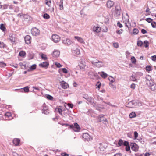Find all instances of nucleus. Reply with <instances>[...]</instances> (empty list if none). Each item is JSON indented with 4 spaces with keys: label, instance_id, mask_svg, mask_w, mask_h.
I'll return each mask as SVG.
<instances>
[{
    "label": "nucleus",
    "instance_id": "nucleus-1",
    "mask_svg": "<svg viewBox=\"0 0 156 156\" xmlns=\"http://www.w3.org/2000/svg\"><path fill=\"white\" fill-rule=\"evenodd\" d=\"M91 62L92 64L97 67L100 68L104 66V64L102 62L97 59L91 61Z\"/></svg>",
    "mask_w": 156,
    "mask_h": 156
},
{
    "label": "nucleus",
    "instance_id": "nucleus-2",
    "mask_svg": "<svg viewBox=\"0 0 156 156\" xmlns=\"http://www.w3.org/2000/svg\"><path fill=\"white\" fill-rule=\"evenodd\" d=\"M120 7L119 5L115 6L114 15L116 19H118L120 15Z\"/></svg>",
    "mask_w": 156,
    "mask_h": 156
},
{
    "label": "nucleus",
    "instance_id": "nucleus-3",
    "mask_svg": "<svg viewBox=\"0 0 156 156\" xmlns=\"http://www.w3.org/2000/svg\"><path fill=\"white\" fill-rule=\"evenodd\" d=\"M70 128L72 129L75 132H79L80 129V128L79 125L77 123H75L74 125H70Z\"/></svg>",
    "mask_w": 156,
    "mask_h": 156
},
{
    "label": "nucleus",
    "instance_id": "nucleus-4",
    "mask_svg": "<svg viewBox=\"0 0 156 156\" xmlns=\"http://www.w3.org/2000/svg\"><path fill=\"white\" fill-rule=\"evenodd\" d=\"M31 32L33 36H37L39 35L40 31L37 28L34 27L31 29Z\"/></svg>",
    "mask_w": 156,
    "mask_h": 156
},
{
    "label": "nucleus",
    "instance_id": "nucleus-5",
    "mask_svg": "<svg viewBox=\"0 0 156 156\" xmlns=\"http://www.w3.org/2000/svg\"><path fill=\"white\" fill-rule=\"evenodd\" d=\"M137 105V103L134 101H132L129 102L126 106L129 108H133Z\"/></svg>",
    "mask_w": 156,
    "mask_h": 156
},
{
    "label": "nucleus",
    "instance_id": "nucleus-6",
    "mask_svg": "<svg viewBox=\"0 0 156 156\" xmlns=\"http://www.w3.org/2000/svg\"><path fill=\"white\" fill-rule=\"evenodd\" d=\"M130 145L132 150L135 152H137L138 151L139 147L136 143L132 142L130 143Z\"/></svg>",
    "mask_w": 156,
    "mask_h": 156
},
{
    "label": "nucleus",
    "instance_id": "nucleus-7",
    "mask_svg": "<svg viewBox=\"0 0 156 156\" xmlns=\"http://www.w3.org/2000/svg\"><path fill=\"white\" fill-rule=\"evenodd\" d=\"M83 98L87 100L90 103H92L93 102L92 101V98L91 97L89 96L87 94H83Z\"/></svg>",
    "mask_w": 156,
    "mask_h": 156
},
{
    "label": "nucleus",
    "instance_id": "nucleus-8",
    "mask_svg": "<svg viewBox=\"0 0 156 156\" xmlns=\"http://www.w3.org/2000/svg\"><path fill=\"white\" fill-rule=\"evenodd\" d=\"M52 41L55 43H57L59 42L60 38V37L57 34H53L52 36Z\"/></svg>",
    "mask_w": 156,
    "mask_h": 156
},
{
    "label": "nucleus",
    "instance_id": "nucleus-9",
    "mask_svg": "<svg viewBox=\"0 0 156 156\" xmlns=\"http://www.w3.org/2000/svg\"><path fill=\"white\" fill-rule=\"evenodd\" d=\"M82 137L85 141H89L91 139V136L87 133H84L82 136Z\"/></svg>",
    "mask_w": 156,
    "mask_h": 156
},
{
    "label": "nucleus",
    "instance_id": "nucleus-10",
    "mask_svg": "<svg viewBox=\"0 0 156 156\" xmlns=\"http://www.w3.org/2000/svg\"><path fill=\"white\" fill-rule=\"evenodd\" d=\"M9 39L12 43H14L16 41V35L13 34H10L9 35Z\"/></svg>",
    "mask_w": 156,
    "mask_h": 156
},
{
    "label": "nucleus",
    "instance_id": "nucleus-11",
    "mask_svg": "<svg viewBox=\"0 0 156 156\" xmlns=\"http://www.w3.org/2000/svg\"><path fill=\"white\" fill-rule=\"evenodd\" d=\"M49 65L48 62L46 61L39 64V66L40 67L47 69Z\"/></svg>",
    "mask_w": 156,
    "mask_h": 156
},
{
    "label": "nucleus",
    "instance_id": "nucleus-12",
    "mask_svg": "<svg viewBox=\"0 0 156 156\" xmlns=\"http://www.w3.org/2000/svg\"><path fill=\"white\" fill-rule=\"evenodd\" d=\"M145 78L146 79L147 81L146 82V83L148 85H149V84H151V83L153 82L152 80L151 76L149 75H147L145 77Z\"/></svg>",
    "mask_w": 156,
    "mask_h": 156
},
{
    "label": "nucleus",
    "instance_id": "nucleus-13",
    "mask_svg": "<svg viewBox=\"0 0 156 156\" xmlns=\"http://www.w3.org/2000/svg\"><path fill=\"white\" fill-rule=\"evenodd\" d=\"M24 40L26 43L29 44L31 43V37L29 35H27L25 37Z\"/></svg>",
    "mask_w": 156,
    "mask_h": 156
},
{
    "label": "nucleus",
    "instance_id": "nucleus-14",
    "mask_svg": "<svg viewBox=\"0 0 156 156\" xmlns=\"http://www.w3.org/2000/svg\"><path fill=\"white\" fill-rule=\"evenodd\" d=\"M93 30L95 33H98L101 30V28L98 26H94L93 27Z\"/></svg>",
    "mask_w": 156,
    "mask_h": 156
},
{
    "label": "nucleus",
    "instance_id": "nucleus-15",
    "mask_svg": "<svg viewBox=\"0 0 156 156\" xmlns=\"http://www.w3.org/2000/svg\"><path fill=\"white\" fill-rule=\"evenodd\" d=\"M114 4V2L111 0H108L107 2V7L108 8H111L113 6Z\"/></svg>",
    "mask_w": 156,
    "mask_h": 156
},
{
    "label": "nucleus",
    "instance_id": "nucleus-16",
    "mask_svg": "<svg viewBox=\"0 0 156 156\" xmlns=\"http://www.w3.org/2000/svg\"><path fill=\"white\" fill-rule=\"evenodd\" d=\"M62 43L64 44L70 45L72 43V41L69 39L65 38L63 40Z\"/></svg>",
    "mask_w": 156,
    "mask_h": 156
},
{
    "label": "nucleus",
    "instance_id": "nucleus-17",
    "mask_svg": "<svg viewBox=\"0 0 156 156\" xmlns=\"http://www.w3.org/2000/svg\"><path fill=\"white\" fill-rule=\"evenodd\" d=\"M61 87L64 89H67L69 87L68 84L63 81H62L61 83Z\"/></svg>",
    "mask_w": 156,
    "mask_h": 156
},
{
    "label": "nucleus",
    "instance_id": "nucleus-18",
    "mask_svg": "<svg viewBox=\"0 0 156 156\" xmlns=\"http://www.w3.org/2000/svg\"><path fill=\"white\" fill-rule=\"evenodd\" d=\"M60 55V52L56 50H54L52 54V56L54 57H57Z\"/></svg>",
    "mask_w": 156,
    "mask_h": 156
},
{
    "label": "nucleus",
    "instance_id": "nucleus-19",
    "mask_svg": "<svg viewBox=\"0 0 156 156\" xmlns=\"http://www.w3.org/2000/svg\"><path fill=\"white\" fill-rule=\"evenodd\" d=\"M151 84H149L151 86V89L152 91H154L156 89V84L153 82L151 83Z\"/></svg>",
    "mask_w": 156,
    "mask_h": 156
},
{
    "label": "nucleus",
    "instance_id": "nucleus-20",
    "mask_svg": "<svg viewBox=\"0 0 156 156\" xmlns=\"http://www.w3.org/2000/svg\"><path fill=\"white\" fill-rule=\"evenodd\" d=\"M104 115H99V122H106L107 119L106 118L104 117Z\"/></svg>",
    "mask_w": 156,
    "mask_h": 156
},
{
    "label": "nucleus",
    "instance_id": "nucleus-21",
    "mask_svg": "<svg viewBox=\"0 0 156 156\" xmlns=\"http://www.w3.org/2000/svg\"><path fill=\"white\" fill-rule=\"evenodd\" d=\"M79 67L81 69H84L86 66V64L85 62H81L78 65Z\"/></svg>",
    "mask_w": 156,
    "mask_h": 156
},
{
    "label": "nucleus",
    "instance_id": "nucleus-22",
    "mask_svg": "<svg viewBox=\"0 0 156 156\" xmlns=\"http://www.w3.org/2000/svg\"><path fill=\"white\" fill-rule=\"evenodd\" d=\"M20 142V140L18 138H15L13 140V144L16 146H17L19 145Z\"/></svg>",
    "mask_w": 156,
    "mask_h": 156
},
{
    "label": "nucleus",
    "instance_id": "nucleus-23",
    "mask_svg": "<svg viewBox=\"0 0 156 156\" xmlns=\"http://www.w3.org/2000/svg\"><path fill=\"white\" fill-rule=\"evenodd\" d=\"M63 0H60L59 4V9L60 10H62L63 9L64 7L63 5Z\"/></svg>",
    "mask_w": 156,
    "mask_h": 156
},
{
    "label": "nucleus",
    "instance_id": "nucleus-24",
    "mask_svg": "<svg viewBox=\"0 0 156 156\" xmlns=\"http://www.w3.org/2000/svg\"><path fill=\"white\" fill-rule=\"evenodd\" d=\"M75 38L77 39L78 41L80 43H84L83 38L81 37L78 36H75Z\"/></svg>",
    "mask_w": 156,
    "mask_h": 156
},
{
    "label": "nucleus",
    "instance_id": "nucleus-25",
    "mask_svg": "<svg viewBox=\"0 0 156 156\" xmlns=\"http://www.w3.org/2000/svg\"><path fill=\"white\" fill-rule=\"evenodd\" d=\"M72 52L74 54L77 55H79L80 54V51L79 49L77 48H74L72 51Z\"/></svg>",
    "mask_w": 156,
    "mask_h": 156
},
{
    "label": "nucleus",
    "instance_id": "nucleus-26",
    "mask_svg": "<svg viewBox=\"0 0 156 156\" xmlns=\"http://www.w3.org/2000/svg\"><path fill=\"white\" fill-rule=\"evenodd\" d=\"M23 90L25 92H28L29 91V87L28 86H26L23 88H21L20 91L21 92H23Z\"/></svg>",
    "mask_w": 156,
    "mask_h": 156
},
{
    "label": "nucleus",
    "instance_id": "nucleus-27",
    "mask_svg": "<svg viewBox=\"0 0 156 156\" xmlns=\"http://www.w3.org/2000/svg\"><path fill=\"white\" fill-rule=\"evenodd\" d=\"M108 79L110 82V83H109V85H111L112 86H113V85L112 84V83L114 82L115 79L112 76H110L108 78Z\"/></svg>",
    "mask_w": 156,
    "mask_h": 156
},
{
    "label": "nucleus",
    "instance_id": "nucleus-28",
    "mask_svg": "<svg viewBox=\"0 0 156 156\" xmlns=\"http://www.w3.org/2000/svg\"><path fill=\"white\" fill-rule=\"evenodd\" d=\"M100 75L104 79L106 78L108 76L107 74L103 71H102L101 72V73L100 74Z\"/></svg>",
    "mask_w": 156,
    "mask_h": 156
},
{
    "label": "nucleus",
    "instance_id": "nucleus-29",
    "mask_svg": "<svg viewBox=\"0 0 156 156\" xmlns=\"http://www.w3.org/2000/svg\"><path fill=\"white\" fill-rule=\"evenodd\" d=\"M55 110L56 112H58L61 115H62V109L58 107H57L55 109Z\"/></svg>",
    "mask_w": 156,
    "mask_h": 156
},
{
    "label": "nucleus",
    "instance_id": "nucleus-30",
    "mask_svg": "<svg viewBox=\"0 0 156 156\" xmlns=\"http://www.w3.org/2000/svg\"><path fill=\"white\" fill-rule=\"evenodd\" d=\"M136 116V115L135 112H133L131 113L129 115V117L130 118H133L135 117Z\"/></svg>",
    "mask_w": 156,
    "mask_h": 156
},
{
    "label": "nucleus",
    "instance_id": "nucleus-31",
    "mask_svg": "<svg viewBox=\"0 0 156 156\" xmlns=\"http://www.w3.org/2000/svg\"><path fill=\"white\" fill-rule=\"evenodd\" d=\"M19 55L21 57H23L26 55V53L24 51H22L20 52Z\"/></svg>",
    "mask_w": 156,
    "mask_h": 156
},
{
    "label": "nucleus",
    "instance_id": "nucleus-32",
    "mask_svg": "<svg viewBox=\"0 0 156 156\" xmlns=\"http://www.w3.org/2000/svg\"><path fill=\"white\" fill-rule=\"evenodd\" d=\"M94 72V71H90L88 73V74L89 76H90V77L91 78L93 79H94V77H93V76Z\"/></svg>",
    "mask_w": 156,
    "mask_h": 156
},
{
    "label": "nucleus",
    "instance_id": "nucleus-33",
    "mask_svg": "<svg viewBox=\"0 0 156 156\" xmlns=\"http://www.w3.org/2000/svg\"><path fill=\"white\" fill-rule=\"evenodd\" d=\"M137 140H138V141L141 144H143L144 143V139H142L141 137H139Z\"/></svg>",
    "mask_w": 156,
    "mask_h": 156
},
{
    "label": "nucleus",
    "instance_id": "nucleus-34",
    "mask_svg": "<svg viewBox=\"0 0 156 156\" xmlns=\"http://www.w3.org/2000/svg\"><path fill=\"white\" fill-rule=\"evenodd\" d=\"M0 28L3 31H5L6 30L5 27L3 24H0Z\"/></svg>",
    "mask_w": 156,
    "mask_h": 156
},
{
    "label": "nucleus",
    "instance_id": "nucleus-35",
    "mask_svg": "<svg viewBox=\"0 0 156 156\" xmlns=\"http://www.w3.org/2000/svg\"><path fill=\"white\" fill-rule=\"evenodd\" d=\"M43 17L45 19L48 20L49 19L50 16L47 13H44L43 15Z\"/></svg>",
    "mask_w": 156,
    "mask_h": 156
},
{
    "label": "nucleus",
    "instance_id": "nucleus-36",
    "mask_svg": "<svg viewBox=\"0 0 156 156\" xmlns=\"http://www.w3.org/2000/svg\"><path fill=\"white\" fill-rule=\"evenodd\" d=\"M147 72H149L152 70L151 67L150 66H147L145 68Z\"/></svg>",
    "mask_w": 156,
    "mask_h": 156
},
{
    "label": "nucleus",
    "instance_id": "nucleus-37",
    "mask_svg": "<svg viewBox=\"0 0 156 156\" xmlns=\"http://www.w3.org/2000/svg\"><path fill=\"white\" fill-rule=\"evenodd\" d=\"M41 58L44 60H46L47 58V57L46 55L42 54L41 55Z\"/></svg>",
    "mask_w": 156,
    "mask_h": 156
},
{
    "label": "nucleus",
    "instance_id": "nucleus-38",
    "mask_svg": "<svg viewBox=\"0 0 156 156\" xmlns=\"http://www.w3.org/2000/svg\"><path fill=\"white\" fill-rule=\"evenodd\" d=\"M131 61L132 62L133 64H135L136 62V60L135 57L133 56H132L131 57Z\"/></svg>",
    "mask_w": 156,
    "mask_h": 156
},
{
    "label": "nucleus",
    "instance_id": "nucleus-39",
    "mask_svg": "<svg viewBox=\"0 0 156 156\" xmlns=\"http://www.w3.org/2000/svg\"><path fill=\"white\" fill-rule=\"evenodd\" d=\"M144 44L145 48H147L149 46V42L147 40H145L144 42Z\"/></svg>",
    "mask_w": 156,
    "mask_h": 156
},
{
    "label": "nucleus",
    "instance_id": "nucleus-40",
    "mask_svg": "<svg viewBox=\"0 0 156 156\" xmlns=\"http://www.w3.org/2000/svg\"><path fill=\"white\" fill-rule=\"evenodd\" d=\"M139 32V30L137 28H134L133 30V34L134 35H136L138 34Z\"/></svg>",
    "mask_w": 156,
    "mask_h": 156
},
{
    "label": "nucleus",
    "instance_id": "nucleus-41",
    "mask_svg": "<svg viewBox=\"0 0 156 156\" xmlns=\"http://www.w3.org/2000/svg\"><path fill=\"white\" fill-rule=\"evenodd\" d=\"M123 140L121 139H120L118 143V145L120 146H122L123 145Z\"/></svg>",
    "mask_w": 156,
    "mask_h": 156
},
{
    "label": "nucleus",
    "instance_id": "nucleus-42",
    "mask_svg": "<svg viewBox=\"0 0 156 156\" xmlns=\"http://www.w3.org/2000/svg\"><path fill=\"white\" fill-rule=\"evenodd\" d=\"M6 66V64L3 62H0V67H4Z\"/></svg>",
    "mask_w": 156,
    "mask_h": 156
},
{
    "label": "nucleus",
    "instance_id": "nucleus-43",
    "mask_svg": "<svg viewBox=\"0 0 156 156\" xmlns=\"http://www.w3.org/2000/svg\"><path fill=\"white\" fill-rule=\"evenodd\" d=\"M137 44L138 46L141 47L143 44V43L142 41L139 40L137 41Z\"/></svg>",
    "mask_w": 156,
    "mask_h": 156
},
{
    "label": "nucleus",
    "instance_id": "nucleus-44",
    "mask_svg": "<svg viewBox=\"0 0 156 156\" xmlns=\"http://www.w3.org/2000/svg\"><path fill=\"white\" fill-rule=\"evenodd\" d=\"M136 76L134 75H132L131 76L130 79L131 80L133 81H135L136 80Z\"/></svg>",
    "mask_w": 156,
    "mask_h": 156
},
{
    "label": "nucleus",
    "instance_id": "nucleus-45",
    "mask_svg": "<svg viewBox=\"0 0 156 156\" xmlns=\"http://www.w3.org/2000/svg\"><path fill=\"white\" fill-rule=\"evenodd\" d=\"M36 65L35 64H34L31 66L30 69L31 70H33L36 68Z\"/></svg>",
    "mask_w": 156,
    "mask_h": 156
},
{
    "label": "nucleus",
    "instance_id": "nucleus-46",
    "mask_svg": "<svg viewBox=\"0 0 156 156\" xmlns=\"http://www.w3.org/2000/svg\"><path fill=\"white\" fill-rule=\"evenodd\" d=\"M23 17L24 19H27H27L30 20L31 18L27 14H24L23 16Z\"/></svg>",
    "mask_w": 156,
    "mask_h": 156
},
{
    "label": "nucleus",
    "instance_id": "nucleus-47",
    "mask_svg": "<svg viewBox=\"0 0 156 156\" xmlns=\"http://www.w3.org/2000/svg\"><path fill=\"white\" fill-rule=\"evenodd\" d=\"M6 45L3 42L0 41V48H4L5 47Z\"/></svg>",
    "mask_w": 156,
    "mask_h": 156
},
{
    "label": "nucleus",
    "instance_id": "nucleus-48",
    "mask_svg": "<svg viewBox=\"0 0 156 156\" xmlns=\"http://www.w3.org/2000/svg\"><path fill=\"white\" fill-rule=\"evenodd\" d=\"M145 20L148 23H151L152 22L153 20L151 18H146Z\"/></svg>",
    "mask_w": 156,
    "mask_h": 156
},
{
    "label": "nucleus",
    "instance_id": "nucleus-49",
    "mask_svg": "<svg viewBox=\"0 0 156 156\" xmlns=\"http://www.w3.org/2000/svg\"><path fill=\"white\" fill-rule=\"evenodd\" d=\"M152 27L153 28H155L156 27V22L154 21H152L151 23Z\"/></svg>",
    "mask_w": 156,
    "mask_h": 156
},
{
    "label": "nucleus",
    "instance_id": "nucleus-50",
    "mask_svg": "<svg viewBox=\"0 0 156 156\" xmlns=\"http://www.w3.org/2000/svg\"><path fill=\"white\" fill-rule=\"evenodd\" d=\"M11 112H8L5 113V116L7 117H9L11 116Z\"/></svg>",
    "mask_w": 156,
    "mask_h": 156
},
{
    "label": "nucleus",
    "instance_id": "nucleus-51",
    "mask_svg": "<svg viewBox=\"0 0 156 156\" xmlns=\"http://www.w3.org/2000/svg\"><path fill=\"white\" fill-rule=\"evenodd\" d=\"M20 66H21V67L22 69H25L26 68V64H24L23 63H20L19 64Z\"/></svg>",
    "mask_w": 156,
    "mask_h": 156
},
{
    "label": "nucleus",
    "instance_id": "nucleus-52",
    "mask_svg": "<svg viewBox=\"0 0 156 156\" xmlns=\"http://www.w3.org/2000/svg\"><path fill=\"white\" fill-rule=\"evenodd\" d=\"M123 145H124L125 146H127L129 145V142L126 141H125L123 142Z\"/></svg>",
    "mask_w": 156,
    "mask_h": 156
},
{
    "label": "nucleus",
    "instance_id": "nucleus-53",
    "mask_svg": "<svg viewBox=\"0 0 156 156\" xmlns=\"http://www.w3.org/2000/svg\"><path fill=\"white\" fill-rule=\"evenodd\" d=\"M138 136V133L136 131H135L134 132V139H137V138Z\"/></svg>",
    "mask_w": 156,
    "mask_h": 156
},
{
    "label": "nucleus",
    "instance_id": "nucleus-54",
    "mask_svg": "<svg viewBox=\"0 0 156 156\" xmlns=\"http://www.w3.org/2000/svg\"><path fill=\"white\" fill-rule=\"evenodd\" d=\"M47 98L49 100H52L53 99V97L51 95L48 94L47 96Z\"/></svg>",
    "mask_w": 156,
    "mask_h": 156
},
{
    "label": "nucleus",
    "instance_id": "nucleus-55",
    "mask_svg": "<svg viewBox=\"0 0 156 156\" xmlns=\"http://www.w3.org/2000/svg\"><path fill=\"white\" fill-rule=\"evenodd\" d=\"M46 4L48 6H50L51 5V2L50 0L47 1L46 2Z\"/></svg>",
    "mask_w": 156,
    "mask_h": 156
},
{
    "label": "nucleus",
    "instance_id": "nucleus-56",
    "mask_svg": "<svg viewBox=\"0 0 156 156\" xmlns=\"http://www.w3.org/2000/svg\"><path fill=\"white\" fill-rule=\"evenodd\" d=\"M42 113L46 115H48L49 113V110L48 109L46 111H42Z\"/></svg>",
    "mask_w": 156,
    "mask_h": 156
},
{
    "label": "nucleus",
    "instance_id": "nucleus-57",
    "mask_svg": "<svg viewBox=\"0 0 156 156\" xmlns=\"http://www.w3.org/2000/svg\"><path fill=\"white\" fill-rule=\"evenodd\" d=\"M128 24H129V26H128V25L127 24V23H126L125 24V26L126 27H127L129 29V28H130V27H131V25L130 24V23H129V21L128 22Z\"/></svg>",
    "mask_w": 156,
    "mask_h": 156
},
{
    "label": "nucleus",
    "instance_id": "nucleus-58",
    "mask_svg": "<svg viewBox=\"0 0 156 156\" xmlns=\"http://www.w3.org/2000/svg\"><path fill=\"white\" fill-rule=\"evenodd\" d=\"M123 31V30L122 29H121L119 30H117L116 31V32L117 34H121L122 33V31Z\"/></svg>",
    "mask_w": 156,
    "mask_h": 156
},
{
    "label": "nucleus",
    "instance_id": "nucleus-59",
    "mask_svg": "<svg viewBox=\"0 0 156 156\" xmlns=\"http://www.w3.org/2000/svg\"><path fill=\"white\" fill-rule=\"evenodd\" d=\"M55 65L58 68H60L62 66V65L60 64L57 62H55Z\"/></svg>",
    "mask_w": 156,
    "mask_h": 156
},
{
    "label": "nucleus",
    "instance_id": "nucleus-60",
    "mask_svg": "<svg viewBox=\"0 0 156 156\" xmlns=\"http://www.w3.org/2000/svg\"><path fill=\"white\" fill-rule=\"evenodd\" d=\"M151 59L152 60L154 61H155L156 60V55H154L152 56H151Z\"/></svg>",
    "mask_w": 156,
    "mask_h": 156
},
{
    "label": "nucleus",
    "instance_id": "nucleus-61",
    "mask_svg": "<svg viewBox=\"0 0 156 156\" xmlns=\"http://www.w3.org/2000/svg\"><path fill=\"white\" fill-rule=\"evenodd\" d=\"M117 26L120 28H122V24H121L119 21H118L117 22Z\"/></svg>",
    "mask_w": 156,
    "mask_h": 156
},
{
    "label": "nucleus",
    "instance_id": "nucleus-62",
    "mask_svg": "<svg viewBox=\"0 0 156 156\" xmlns=\"http://www.w3.org/2000/svg\"><path fill=\"white\" fill-rule=\"evenodd\" d=\"M125 149L127 151H130V149L129 145L127 146H126Z\"/></svg>",
    "mask_w": 156,
    "mask_h": 156
},
{
    "label": "nucleus",
    "instance_id": "nucleus-63",
    "mask_svg": "<svg viewBox=\"0 0 156 156\" xmlns=\"http://www.w3.org/2000/svg\"><path fill=\"white\" fill-rule=\"evenodd\" d=\"M67 105L69 107V108H73V105L72 104L68 103L67 104Z\"/></svg>",
    "mask_w": 156,
    "mask_h": 156
},
{
    "label": "nucleus",
    "instance_id": "nucleus-64",
    "mask_svg": "<svg viewBox=\"0 0 156 156\" xmlns=\"http://www.w3.org/2000/svg\"><path fill=\"white\" fill-rule=\"evenodd\" d=\"M61 155L62 156H69L68 154L66 152L62 153Z\"/></svg>",
    "mask_w": 156,
    "mask_h": 156
}]
</instances>
